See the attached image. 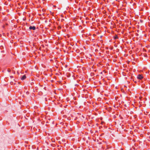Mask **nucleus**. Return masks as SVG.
<instances>
[{"mask_svg":"<svg viewBox=\"0 0 150 150\" xmlns=\"http://www.w3.org/2000/svg\"><path fill=\"white\" fill-rule=\"evenodd\" d=\"M137 78L139 79H142L143 78V76H142L141 74H139L137 77Z\"/></svg>","mask_w":150,"mask_h":150,"instance_id":"obj_1","label":"nucleus"},{"mask_svg":"<svg viewBox=\"0 0 150 150\" xmlns=\"http://www.w3.org/2000/svg\"><path fill=\"white\" fill-rule=\"evenodd\" d=\"M29 29L30 30H35L36 29V27L35 26H30L29 28Z\"/></svg>","mask_w":150,"mask_h":150,"instance_id":"obj_2","label":"nucleus"},{"mask_svg":"<svg viewBox=\"0 0 150 150\" xmlns=\"http://www.w3.org/2000/svg\"><path fill=\"white\" fill-rule=\"evenodd\" d=\"M26 78V76H25V75H24L21 78V79L22 80H23L25 79Z\"/></svg>","mask_w":150,"mask_h":150,"instance_id":"obj_3","label":"nucleus"},{"mask_svg":"<svg viewBox=\"0 0 150 150\" xmlns=\"http://www.w3.org/2000/svg\"><path fill=\"white\" fill-rule=\"evenodd\" d=\"M7 71H8V72H11V69H8V70H7Z\"/></svg>","mask_w":150,"mask_h":150,"instance_id":"obj_4","label":"nucleus"},{"mask_svg":"<svg viewBox=\"0 0 150 150\" xmlns=\"http://www.w3.org/2000/svg\"><path fill=\"white\" fill-rule=\"evenodd\" d=\"M65 66H66V67H67V65H65Z\"/></svg>","mask_w":150,"mask_h":150,"instance_id":"obj_5","label":"nucleus"}]
</instances>
